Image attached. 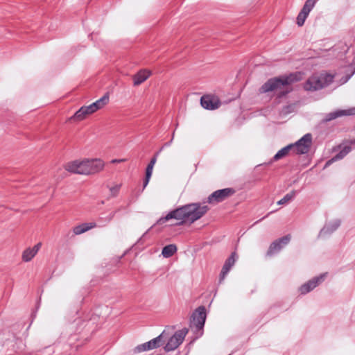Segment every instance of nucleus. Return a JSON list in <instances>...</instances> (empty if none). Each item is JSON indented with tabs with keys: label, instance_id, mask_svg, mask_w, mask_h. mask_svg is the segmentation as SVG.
Instances as JSON below:
<instances>
[{
	"label": "nucleus",
	"instance_id": "18",
	"mask_svg": "<svg viewBox=\"0 0 355 355\" xmlns=\"http://www.w3.org/2000/svg\"><path fill=\"white\" fill-rule=\"evenodd\" d=\"M96 227V223L94 222L82 223V224H80L78 225L73 227V233L75 235H80V234H82Z\"/></svg>",
	"mask_w": 355,
	"mask_h": 355
},
{
	"label": "nucleus",
	"instance_id": "10",
	"mask_svg": "<svg viewBox=\"0 0 355 355\" xmlns=\"http://www.w3.org/2000/svg\"><path fill=\"white\" fill-rule=\"evenodd\" d=\"M85 159L73 160L64 165V168L67 171L83 175H85Z\"/></svg>",
	"mask_w": 355,
	"mask_h": 355
},
{
	"label": "nucleus",
	"instance_id": "7",
	"mask_svg": "<svg viewBox=\"0 0 355 355\" xmlns=\"http://www.w3.org/2000/svg\"><path fill=\"white\" fill-rule=\"evenodd\" d=\"M187 332L188 331L186 329L177 331L174 335L170 338L164 347V349L169 352L178 348L183 342Z\"/></svg>",
	"mask_w": 355,
	"mask_h": 355
},
{
	"label": "nucleus",
	"instance_id": "30",
	"mask_svg": "<svg viewBox=\"0 0 355 355\" xmlns=\"http://www.w3.org/2000/svg\"><path fill=\"white\" fill-rule=\"evenodd\" d=\"M125 161H126V159H112V160L111 161V163H112V164H116V163L123 162H125Z\"/></svg>",
	"mask_w": 355,
	"mask_h": 355
},
{
	"label": "nucleus",
	"instance_id": "24",
	"mask_svg": "<svg viewBox=\"0 0 355 355\" xmlns=\"http://www.w3.org/2000/svg\"><path fill=\"white\" fill-rule=\"evenodd\" d=\"M295 191H292L287 193L283 198L277 202V205H285L290 202L295 196Z\"/></svg>",
	"mask_w": 355,
	"mask_h": 355
},
{
	"label": "nucleus",
	"instance_id": "22",
	"mask_svg": "<svg viewBox=\"0 0 355 355\" xmlns=\"http://www.w3.org/2000/svg\"><path fill=\"white\" fill-rule=\"evenodd\" d=\"M177 251V247L174 244H170L163 248L162 254L166 258L172 257Z\"/></svg>",
	"mask_w": 355,
	"mask_h": 355
},
{
	"label": "nucleus",
	"instance_id": "1",
	"mask_svg": "<svg viewBox=\"0 0 355 355\" xmlns=\"http://www.w3.org/2000/svg\"><path fill=\"white\" fill-rule=\"evenodd\" d=\"M209 210L206 205H200L198 203L189 204L170 211L165 217L160 218L157 223L163 225L167 221L175 219L178 220L176 225H182L187 221L191 223L200 219Z\"/></svg>",
	"mask_w": 355,
	"mask_h": 355
},
{
	"label": "nucleus",
	"instance_id": "29",
	"mask_svg": "<svg viewBox=\"0 0 355 355\" xmlns=\"http://www.w3.org/2000/svg\"><path fill=\"white\" fill-rule=\"evenodd\" d=\"M158 155V153H157L154 157L151 159L150 163L148 164V166H151L152 168L154 167L156 162H157V156Z\"/></svg>",
	"mask_w": 355,
	"mask_h": 355
},
{
	"label": "nucleus",
	"instance_id": "5",
	"mask_svg": "<svg viewBox=\"0 0 355 355\" xmlns=\"http://www.w3.org/2000/svg\"><path fill=\"white\" fill-rule=\"evenodd\" d=\"M85 175H92L103 171L105 162L101 159L85 158Z\"/></svg>",
	"mask_w": 355,
	"mask_h": 355
},
{
	"label": "nucleus",
	"instance_id": "2",
	"mask_svg": "<svg viewBox=\"0 0 355 355\" xmlns=\"http://www.w3.org/2000/svg\"><path fill=\"white\" fill-rule=\"evenodd\" d=\"M300 80V74L291 73L288 76H282L268 79L259 89V93L263 94L274 92L278 97H282L289 93L292 88L291 85Z\"/></svg>",
	"mask_w": 355,
	"mask_h": 355
},
{
	"label": "nucleus",
	"instance_id": "25",
	"mask_svg": "<svg viewBox=\"0 0 355 355\" xmlns=\"http://www.w3.org/2000/svg\"><path fill=\"white\" fill-rule=\"evenodd\" d=\"M153 170V168H152L151 166H147V168L146 170V178H145L144 183V187H146V185L148 184V183L149 182V180L152 175Z\"/></svg>",
	"mask_w": 355,
	"mask_h": 355
},
{
	"label": "nucleus",
	"instance_id": "15",
	"mask_svg": "<svg viewBox=\"0 0 355 355\" xmlns=\"http://www.w3.org/2000/svg\"><path fill=\"white\" fill-rule=\"evenodd\" d=\"M152 74V72L148 69H141L132 77L133 85L139 86L145 82Z\"/></svg>",
	"mask_w": 355,
	"mask_h": 355
},
{
	"label": "nucleus",
	"instance_id": "17",
	"mask_svg": "<svg viewBox=\"0 0 355 355\" xmlns=\"http://www.w3.org/2000/svg\"><path fill=\"white\" fill-rule=\"evenodd\" d=\"M193 322L198 328H202L205 324L206 313L204 307H199L193 314Z\"/></svg>",
	"mask_w": 355,
	"mask_h": 355
},
{
	"label": "nucleus",
	"instance_id": "16",
	"mask_svg": "<svg viewBox=\"0 0 355 355\" xmlns=\"http://www.w3.org/2000/svg\"><path fill=\"white\" fill-rule=\"evenodd\" d=\"M236 257H237L236 253L232 252L231 256L225 262V263L223 266L221 272H220V282L224 279L226 275L228 273V272L230 271L231 268L234 266V264L236 261Z\"/></svg>",
	"mask_w": 355,
	"mask_h": 355
},
{
	"label": "nucleus",
	"instance_id": "8",
	"mask_svg": "<svg viewBox=\"0 0 355 355\" xmlns=\"http://www.w3.org/2000/svg\"><path fill=\"white\" fill-rule=\"evenodd\" d=\"M291 239V236L288 234L272 242L266 252V256L270 257L280 251L284 246L290 242Z\"/></svg>",
	"mask_w": 355,
	"mask_h": 355
},
{
	"label": "nucleus",
	"instance_id": "20",
	"mask_svg": "<svg viewBox=\"0 0 355 355\" xmlns=\"http://www.w3.org/2000/svg\"><path fill=\"white\" fill-rule=\"evenodd\" d=\"M164 338V332L161 334L157 338L152 339L151 340L147 342L150 350L156 349V348L159 347V346L162 345L164 344V340H163Z\"/></svg>",
	"mask_w": 355,
	"mask_h": 355
},
{
	"label": "nucleus",
	"instance_id": "12",
	"mask_svg": "<svg viewBox=\"0 0 355 355\" xmlns=\"http://www.w3.org/2000/svg\"><path fill=\"white\" fill-rule=\"evenodd\" d=\"M200 104L207 110H216L220 105V101L217 96L212 95H204L200 98Z\"/></svg>",
	"mask_w": 355,
	"mask_h": 355
},
{
	"label": "nucleus",
	"instance_id": "3",
	"mask_svg": "<svg viewBox=\"0 0 355 355\" xmlns=\"http://www.w3.org/2000/svg\"><path fill=\"white\" fill-rule=\"evenodd\" d=\"M108 102L109 96L108 94H105L103 97L93 103L89 105L82 106L69 119L75 121H82L87 119L89 115L103 108Z\"/></svg>",
	"mask_w": 355,
	"mask_h": 355
},
{
	"label": "nucleus",
	"instance_id": "14",
	"mask_svg": "<svg viewBox=\"0 0 355 355\" xmlns=\"http://www.w3.org/2000/svg\"><path fill=\"white\" fill-rule=\"evenodd\" d=\"M42 246L41 243H38L33 248H28L24 250L21 254V259L24 262L31 261L37 254Z\"/></svg>",
	"mask_w": 355,
	"mask_h": 355
},
{
	"label": "nucleus",
	"instance_id": "6",
	"mask_svg": "<svg viewBox=\"0 0 355 355\" xmlns=\"http://www.w3.org/2000/svg\"><path fill=\"white\" fill-rule=\"evenodd\" d=\"M235 190L232 188L217 190L208 197L207 202L209 204L216 205L233 196Z\"/></svg>",
	"mask_w": 355,
	"mask_h": 355
},
{
	"label": "nucleus",
	"instance_id": "31",
	"mask_svg": "<svg viewBox=\"0 0 355 355\" xmlns=\"http://www.w3.org/2000/svg\"><path fill=\"white\" fill-rule=\"evenodd\" d=\"M327 231H328V228H324V229H322V230H321V232H320V235H322V234H323L326 233Z\"/></svg>",
	"mask_w": 355,
	"mask_h": 355
},
{
	"label": "nucleus",
	"instance_id": "13",
	"mask_svg": "<svg viewBox=\"0 0 355 355\" xmlns=\"http://www.w3.org/2000/svg\"><path fill=\"white\" fill-rule=\"evenodd\" d=\"M324 275H322L320 277H314L307 283L303 284L300 288L301 294H306L312 291L324 280Z\"/></svg>",
	"mask_w": 355,
	"mask_h": 355
},
{
	"label": "nucleus",
	"instance_id": "19",
	"mask_svg": "<svg viewBox=\"0 0 355 355\" xmlns=\"http://www.w3.org/2000/svg\"><path fill=\"white\" fill-rule=\"evenodd\" d=\"M349 115H355V107H352L347 110H340L338 111H336L335 112L331 113L329 114L331 119H334L337 117L342 116H349Z\"/></svg>",
	"mask_w": 355,
	"mask_h": 355
},
{
	"label": "nucleus",
	"instance_id": "28",
	"mask_svg": "<svg viewBox=\"0 0 355 355\" xmlns=\"http://www.w3.org/2000/svg\"><path fill=\"white\" fill-rule=\"evenodd\" d=\"M158 155V153H157L154 157L151 159L150 163L148 164V166H151L152 168L154 167L156 162H157V156Z\"/></svg>",
	"mask_w": 355,
	"mask_h": 355
},
{
	"label": "nucleus",
	"instance_id": "26",
	"mask_svg": "<svg viewBox=\"0 0 355 355\" xmlns=\"http://www.w3.org/2000/svg\"><path fill=\"white\" fill-rule=\"evenodd\" d=\"M148 350H150V349L147 343L139 345L135 349V352L137 353H140Z\"/></svg>",
	"mask_w": 355,
	"mask_h": 355
},
{
	"label": "nucleus",
	"instance_id": "4",
	"mask_svg": "<svg viewBox=\"0 0 355 355\" xmlns=\"http://www.w3.org/2000/svg\"><path fill=\"white\" fill-rule=\"evenodd\" d=\"M335 74L323 71L320 74H313L304 84L306 91H316L328 86L333 82Z\"/></svg>",
	"mask_w": 355,
	"mask_h": 355
},
{
	"label": "nucleus",
	"instance_id": "21",
	"mask_svg": "<svg viewBox=\"0 0 355 355\" xmlns=\"http://www.w3.org/2000/svg\"><path fill=\"white\" fill-rule=\"evenodd\" d=\"M293 145H288L287 146L279 150L273 157V161H277L286 157L290 151H293Z\"/></svg>",
	"mask_w": 355,
	"mask_h": 355
},
{
	"label": "nucleus",
	"instance_id": "9",
	"mask_svg": "<svg viewBox=\"0 0 355 355\" xmlns=\"http://www.w3.org/2000/svg\"><path fill=\"white\" fill-rule=\"evenodd\" d=\"M311 135L310 134L305 135L298 141L293 144V151L296 154H305L309 150L311 144Z\"/></svg>",
	"mask_w": 355,
	"mask_h": 355
},
{
	"label": "nucleus",
	"instance_id": "11",
	"mask_svg": "<svg viewBox=\"0 0 355 355\" xmlns=\"http://www.w3.org/2000/svg\"><path fill=\"white\" fill-rule=\"evenodd\" d=\"M317 0H306L302 9L297 17V24L299 26L304 25V21L309 15L311 10L315 6Z\"/></svg>",
	"mask_w": 355,
	"mask_h": 355
},
{
	"label": "nucleus",
	"instance_id": "27",
	"mask_svg": "<svg viewBox=\"0 0 355 355\" xmlns=\"http://www.w3.org/2000/svg\"><path fill=\"white\" fill-rule=\"evenodd\" d=\"M120 187L119 185H116L112 188H110V192L112 196H116L119 191Z\"/></svg>",
	"mask_w": 355,
	"mask_h": 355
},
{
	"label": "nucleus",
	"instance_id": "23",
	"mask_svg": "<svg viewBox=\"0 0 355 355\" xmlns=\"http://www.w3.org/2000/svg\"><path fill=\"white\" fill-rule=\"evenodd\" d=\"M350 146H345L344 148L338 154H337L334 157H333L331 159L329 160L326 163V166L329 165L334 161L343 159L348 153L350 152Z\"/></svg>",
	"mask_w": 355,
	"mask_h": 355
}]
</instances>
